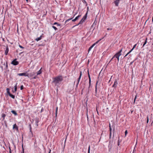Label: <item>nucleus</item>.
Segmentation results:
<instances>
[{
	"instance_id": "obj_15",
	"label": "nucleus",
	"mask_w": 153,
	"mask_h": 153,
	"mask_svg": "<svg viewBox=\"0 0 153 153\" xmlns=\"http://www.w3.org/2000/svg\"><path fill=\"white\" fill-rule=\"evenodd\" d=\"M11 112L15 116H17V114L16 111L14 110H12L11 111Z\"/></svg>"
},
{
	"instance_id": "obj_29",
	"label": "nucleus",
	"mask_w": 153,
	"mask_h": 153,
	"mask_svg": "<svg viewBox=\"0 0 153 153\" xmlns=\"http://www.w3.org/2000/svg\"><path fill=\"white\" fill-rule=\"evenodd\" d=\"M52 27L55 30H57V28L55 26L53 25L52 26Z\"/></svg>"
},
{
	"instance_id": "obj_27",
	"label": "nucleus",
	"mask_w": 153,
	"mask_h": 153,
	"mask_svg": "<svg viewBox=\"0 0 153 153\" xmlns=\"http://www.w3.org/2000/svg\"><path fill=\"white\" fill-rule=\"evenodd\" d=\"M81 16V15H79L77 16L76 17H75V19L77 20L79 18H80Z\"/></svg>"
},
{
	"instance_id": "obj_34",
	"label": "nucleus",
	"mask_w": 153,
	"mask_h": 153,
	"mask_svg": "<svg viewBox=\"0 0 153 153\" xmlns=\"http://www.w3.org/2000/svg\"><path fill=\"white\" fill-rule=\"evenodd\" d=\"M6 69L8 68L7 62H6Z\"/></svg>"
},
{
	"instance_id": "obj_36",
	"label": "nucleus",
	"mask_w": 153,
	"mask_h": 153,
	"mask_svg": "<svg viewBox=\"0 0 153 153\" xmlns=\"http://www.w3.org/2000/svg\"><path fill=\"white\" fill-rule=\"evenodd\" d=\"M90 146H89L88 149V153H90Z\"/></svg>"
},
{
	"instance_id": "obj_57",
	"label": "nucleus",
	"mask_w": 153,
	"mask_h": 153,
	"mask_svg": "<svg viewBox=\"0 0 153 153\" xmlns=\"http://www.w3.org/2000/svg\"><path fill=\"white\" fill-rule=\"evenodd\" d=\"M23 53V52H21V53H20V54H21V53Z\"/></svg>"
},
{
	"instance_id": "obj_23",
	"label": "nucleus",
	"mask_w": 153,
	"mask_h": 153,
	"mask_svg": "<svg viewBox=\"0 0 153 153\" xmlns=\"http://www.w3.org/2000/svg\"><path fill=\"white\" fill-rule=\"evenodd\" d=\"M53 25H56L57 26H60V25L57 22H55L53 24Z\"/></svg>"
},
{
	"instance_id": "obj_41",
	"label": "nucleus",
	"mask_w": 153,
	"mask_h": 153,
	"mask_svg": "<svg viewBox=\"0 0 153 153\" xmlns=\"http://www.w3.org/2000/svg\"><path fill=\"white\" fill-rule=\"evenodd\" d=\"M9 153H11V149L10 147H9Z\"/></svg>"
},
{
	"instance_id": "obj_61",
	"label": "nucleus",
	"mask_w": 153,
	"mask_h": 153,
	"mask_svg": "<svg viewBox=\"0 0 153 153\" xmlns=\"http://www.w3.org/2000/svg\"><path fill=\"white\" fill-rule=\"evenodd\" d=\"M4 65H5V63H4Z\"/></svg>"
},
{
	"instance_id": "obj_52",
	"label": "nucleus",
	"mask_w": 153,
	"mask_h": 153,
	"mask_svg": "<svg viewBox=\"0 0 153 153\" xmlns=\"http://www.w3.org/2000/svg\"><path fill=\"white\" fill-rule=\"evenodd\" d=\"M152 22H153V16L152 18Z\"/></svg>"
},
{
	"instance_id": "obj_24",
	"label": "nucleus",
	"mask_w": 153,
	"mask_h": 153,
	"mask_svg": "<svg viewBox=\"0 0 153 153\" xmlns=\"http://www.w3.org/2000/svg\"><path fill=\"white\" fill-rule=\"evenodd\" d=\"M9 96L10 97H11V98H12L14 99H15V96L11 94H10V95H9Z\"/></svg>"
},
{
	"instance_id": "obj_38",
	"label": "nucleus",
	"mask_w": 153,
	"mask_h": 153,
	"mask_svg": "<svg viewBox=\"0 0 153 153\" xmlns=\"http://www.w3.org/2000/svg\"><path fill=\"white\" fill-rule=\"evenodd\" d=\"M137 45V44H135V45H134L133 47V48H132V49H133L135 48L136 46Z\"/></svg>"
},
{
	"instance_id": "obj_37",
	"label": "nucleus",
	"mask_w": 153,
	"mask_h": 153,
	"mask_svg": "<svg viewBox=\"0 0 153 153\" xmlns=\"http://www.w3.org/2000/svg\"><path fill=\"white\" fill-rule=\"evenodd\" d=\"M127 133H128V132H127V130H126L125 132V135L126 136L127 134Z\"/></svg>"
},
{
	"instance_id": "obj_39",
	"label": "nucleus",
	"mask_w": 153,
	"mask_h": 153,
	"mask_svg": "<svg viewBox=\"0 0 153 153\" xmlns=\"http://www.w3.org/2000/svg\"><path fill=\"white\" fill-rule=\"evenodd\" d=\"M19 46L21 48H22V49H24V47H23L21 45H19Z\"/></svg>"
},
{
	"instance_id": "obj_31",
	"label": "nucleus",
	"mask_w": 153,
	"mask_h": 153,
	"mask_svg": "<svg viewBox=\"0 0 153 153\" xmlns=\"http://www.w3.org/2000/svg\"><path fill=\"white\" fill-rule=\"evenodd\" d=\"M91 86V81H89V88Z\"/></svg>"
},
{
	"instance_id": "obj_35",
	"label": "nucleus",
	"mask_w": 153,
	"mask_h": 153,
	"mask_svg": "<svg viewBox=\"0 0 153 153\" xmlns=\"http://www.w3.org/2000/svg\"><path fill=\"white\" fill-rule=\"evenodd\" d=\"M109 129H110V132L111 131H111L112 129H111V126L110 124H109Z\"/></svg>"
},
{
	"instance_id": "obj_25",
	"label": "nucleus",
	"mask_w": 153,
	"mask_h": 153,
	"mask_svg": "<svg viewBox=\"0 0 153 153\" xmlns=\"http://www.w3.org/2000/svg\"><path fill=\"white\" fill-rule=\"evenodd\" d=\"M17 83H16L15 85L14 86V90H15V91H17Z\"/></svg>"
},
{
	"instance_id": "obj_62",
	"label": "nucleus",
	"mask_w": 153,
	"mask_h": 153,
	"mask_svg": "<svg viewBox=\"0 0 153 153\" xmlns=\"http://www.w3.org/2000/svg\"><path fill=\"white\" fill-rule=\"evenodd\" d=\"M6 126H7V125L6 124Z\"/></svg>"
},
{
	"instance_id": "obj_1",
	"label": "nucleus",
	"mask_w": 153,
	"mask_h": 153,
	"mask_svg": "<svg viewBox=\"0 0 153 153\" xmlns=\"http://www.w3.org/2000/svg\"><path fill=\"white\" fill-rule=\"evenodd\" d=\"M62 80L63 77L62 76H58L54 78L52 82L54 83L55 86L59 87V85L61 84Z\"/></svg>"
},
{
	"instance_id": "obj_49",
	"label": "nucleus",
	"mask_w": 153,
	"mask_h": 153,
	"mask_svg": "<svg viewBox=\"0 0 153 153\" xmlns=\"http://www.w3.org/2000/svg\"><path fill=\"white\" fill-rule=\"evenodd\" d=\"M79 83H77L76 85V88H77V87L78 86V84H79Z\"/></svg>"
},
{
	"instance_id": "obj_55",
	"label": "nucleus",
	"mask_w": 153,
	"mask_h": 153,
	"mask_svg": "<svg viewBox=\"0 0 153 153\" xmlns=\"http://www.w3.org/2000/svg\"><path fill=\"white\" fill-rule=\"evenodd\" d=\"M42 111H43V109H42V110H41V112H42Z\"/></svg>"
},
{
	"instance_id": "obj_12",
	"label": "nucleus",
	"mask_w": 153,
	"mask_h": 153,
	"mask_svg": "<svg viewBox=\"0 0 153 153\" xmlns=\"http://www.w3.org/2000/svg\"><path fill=\"white\" fill-rule=\"evenodd\" d=\"M35 74V73L34 72H32L30 74H28L29 77H32Z\"/></svg>"
},
{
	"instance_id": "obj_6",
	"label": "nucleus",
	"mask_w": 153,
	"mask_h": 153,
	"mask_svg": "<svg viewBox=\"0 0 153 153\" xmlns=\"http://www.w3.org/2000/svg\"><path fill=\"white\" fill-rule=\"evenodd\" d=\"M118 84L117 80V79H115L114 84L112 85V87L116 88Z\"/></svg>"
},
{
	"instance_id": "obj_7",
	"label": "nucleus",
	"mask_w": 153,
	"mask_h": 153,
	"mask_svg": "<svg viewBox=\"0 0 153 153\" xmlns=\"http://www.w3.org/2000/svg\"><path fill=\"white\" fill-rule=\"evenodd\" d=\"M120 0H115L114 3L116 6H118L119 4Z\"/></svg>"
},
{
	"instance_id": "obj_18",
	"label": "nucleus",
	"mask_w": 153,
	"mask_h": 153,
	"mask_svg": "<svg viewBox=\"0 0 153 153\" xmlns=\"http://www.w3.org/2000/svg\"><path fill=\"white\" fill-rule=\"evenodd\" d=\"M147 38H146L143 45L142 47H144L147 42Z\"/></svg>"
},
{
	"instance_id": "obj_30",
	"label": "nucleus",
	"mask_w": 153,
	"mask_h": 153,
	"mask_svg": "<svg viewBox=\"0 0 153 153\" xmlns=\"http://www.w3.org/2000/svg\"><path fill=\"white\" fill-rule=\"evenodd\" d=\"M58 107H57L56 109V117L57 114Z\"/></svg>"
},
{
	"instance_id": "obj_21",
	"label": "nucleus",
	"mask_w": 153,
	"mask_h": 153,
	"mask_svg": "<svg viewBox=\"0 0 153 153\" xmlns=\"http://www.w3.org/2000/svg\"><path fill=\"white\" fill-rule=\"evenodd\" d=\"M7 92V94L9 95H10V94H11L10 92V89L9 88H7L6 89Z\"/></svg>"
},
{
	"instance_id": "obj_56",
	"label": "nucleus",
	"mask_w": 153,
	"mask_h": 153,
	"mask_svg": "<svg viewBox=\"0 0 153 153\" xmlns=\"http://www.w3.org/2000/svg\"><path fill=\"white\" fill-rule=\"evenodd\" d=\"M97 113L98 114V111H97Z\"/></svg>"
},
{
	"instance_id": "obj_59",
	"label": "nucleus",
	"mask_w": 153,
	"mask_h": 153,
	"mask_svg": "<svg viewBox=\"0 0 153 153\" xmlns=\"http://www.w3.org/2000/svg\"><path fill=\"white\" fill-rule=\"evenodd\" d=\"M153 123V121H152V124Z\"/></svg>"
},
{
	"instance_id": "obj_14",
	"label": "nucleus",
	"mask_w": 153,
	"mask_h": 153,
	"mask_svg": "<svg viewBox=\"0 0 153 153\" xmlns=\"http://www.w3.org/2000/svg\"><path fill=\"white\" fill-rule=\"evenodd\" d=\"M82 71H80V74L79 76V78L78 79L77 83H79V82L80 80V79H81V76H82Z\"/></svg>"
},
{
	"instance_id": "obj_4",
	"label": "nucleus",
	"mask_w": 153,
	"mask_h": 153,
	"mask_svg": "<svg viewBox=\"0 0 153 153\" xmlns=\"http://www.w3.org/2000/svg\"><path fill=\"white\" fill-rule=\"evenodd\" d=\"M18 75L19 76H28L29 77L28 74L27 73V72L25 73L18 74Z\"/></svg>"
},
{
	"instance_id": "obj_13",
	"label": "nucleus",
	"mask_w": 153,
	"mask_h": 153,
	"mask_svg": "<svg viewBox=\"0 0 153 153\" xmlns=\"http://www.w3.org/2000/svg\"><path fill=\"white\" fill-rule=\"evenodd\" d=\"M99 82V80H97L96 82V85H95V93L96 94L97 92V85L98 84Z\"/></svg>"
},
{
	"instance_id": "obj_43",
	"label": "nucleus",
	"mask_w": 153,
	"mask_h": 153,
	"mask_svg": "<svg viewBox=\"0 0 153 153\" xmlns=\"http://www.w3.org/2000/svg\"><path fill=\"white\" fill-rule=\"evenodd\" d=\"M133 50V49H132L129 52V53Z\"/></svg>"
},
{
	"instance_id": "obj_45",
	"label": "nucleus",
	"mask_w": 153,
	"mask_h": 153,
	"mask_svg": "<svg viewBox=\"0 0 153 153\" xmlns=\"http://www.w3.org/2000/svg\"><path fill=\"white\" fill-rule=\"evenodd\" d=\"M129 54V53L128 52L127 54H126L125 56L124 57H125L128 54Z\"/></svg>"
},
{
	"instance_id": "obj_33",
	"label": "nucleus",
	"mask_w": 153,
	"mask_h": 153,
	"mask_svg": "<svg viewBox=\"0 0 153 153\" xmlns=\"http://www.w3.org/2000/svg\"><path fill=\"white\" fill-rule=\"evenodd\" d=\"M23 88H24V87H23V85H22L21 86H20V89L21 90H22L23 89Z\"/></svg>"
},
{
	"instance_id": "obj_8",
	"label": "nucleus",
	"mask_w": 153,
	"mask_h": 153,
	"mask_svg": "<svg viewBox=\"0 0 153 153\" xmlns=\"http://www.w3.org/2000/svg\"><path fill=\"white\" fill-rule=\"evenodd\" d=\"M35 121H36V124L37 126H38V123L39 122V119L38 117H36L35 118Z\"/></svg>"
},
{
	"instance_id": "obj_16",
	"label": "nucleus",
	"mask_w": 153,
	"mask_h": 153,
	"mask_svg": "<svg viewBox=\"0 0 153 153\" xmlns=\"http://www.w3.org/2000/svg\"><path fill=\"white\" fill-rule=\"evenodd\" d=\"M41 69L42 68H41L40 70L37 72V75H39L42 73V71L41 70Z\"/></svg>"
},
{
	"instance_id": "obj_46",
	"label": "nucleus",
	"mask_w": 153,
	"mask_h": 153,
	"mask_svg": "<svg viewBox=\"0 0 153 153\" xmlns=\"http://www.w3.org/2000/svg\"><path fill=\"white\" fill-rule=\"evenodd\" d=\"M37 75H36V76H35L33 78V79H36V77H37Z\"/></svg>"
},
{
	"instance_id": "obj_28",
	"label": "nucleus",
	"mask_w": 153,
	"mask_h": 153,
	"mask_svg": "<svg viewBox=\"0 0 153 153\" xmlns=\"http://www.w3.org/2000/svg\"><path fill=\"white\" fill-rule=\"evenodd\" d=\"M82 1L84 3H85L86 4V5H87V3L85 0H82Z\"/></svg>"
},
{
	"instance_id": "obj_5",
	"label": "nucleus",
	"mask_w": 153,
	"mask_h": 153,
	"mask_svg": "<svg viewBox=\"0 0 153 153\" xmlns=\"http://www.w3.org/2000/svg\"><path fill=\"white\" fill-rule=\"evenodd\" d=\"M11 63L14 65H16L19 64V62H18L16 61V59L12 62Z\"/></svg>"
},
{
	"instance_id": "obj_44",
	"label": "nucleus",
	"mask_w": 153,
	"mask_h": 153,
	"mask_svg": "<svg viewBox=\"0 0 153 153\" xmlns=\"http://www.w3.org/2000/svg\"><path fill=\"white\" fill-rule=\"evenodd\" d=\"M112 29V28H107V30H111Z\"/></svg>"
},
{
	"instance_id": "obj_50",
	"label": "nucleus",
	"mask_w": 153,
	"mask_h": 153,
	"mask_svg": "<svg viewBox=\"0 0 153 153\" xmlns=\"http://www.w3.org/2000/svg\"><path fill=\"white\" fill-rule=\"evenodd\" d=\"M49 153H51V149H49Z\"/></svg>"
},
{
	"instance_id": "obj_60",
	"label": "nucleus",
	"mask_w": 153,
	"mask_h": 153,
	"mask_svg": "<svg viewBox=\"0 0 153 153\" xmlns=\"http://www.w3.org/2000/svg\"><path fill=\"white\" fill-rule=\"evenodd\" d=\"M26 0V1H27H27H28V0Z\"/></svg>"
},
{
	"instance_id": "obj_58",
	"label": "nucleus",
	"mask_w": 153,
	"mask_h": 153,
	"mask_svg": "<svg viewBox=\"0 0 153 153\" xmlns=\"http://www.w3.org/2000/svg\"><path fill=\"white\" fill-rule=\"evenodd\" d=\"M112 76H111V79H111V78H112Z\"/></svg>"
},
{
	"instance_id": "obj_53",
	"label": "nucleus",
	"mask_w": 153,
	"mask_h": 153,
	"mask_svg": "<svg viewBox=\"0 0 153 153\" xmlns=\"http://www.w3.org/2000/svg\"><path fill=\"white\" fill-rule=\"evenodd\" d=\"M67 22H68V21H67V20H66V21H65V24H66V23Z\"/></svg>"
},
{
	"instance_id": "obj_9",
	"label": "nucleus",
	"mask_w": 153,
	"mask_h": 153,
	"mask_svg": "<svg viewBox=\"0 0 153 153\" xmlns=\"http://www.w3.org/2000/svg\"><path fill=\"white\" fill-rule=\"evenodd\" d=\"M16 129L17 131H18V127L16 125V124L13 125V129Z\"/></svg>"
},
{
	"instance_id": "obj_51",
	"label": "nucleus",
	"mask_w": 153,
	"mask_h": 153,
	"mask_svg": "<svg viewBox=\"0 0 153 153\" xmlns=\"http://www.w3.org/2000/svg\"><path fill=\"white\" fill-rule=\"evenodd\" d=\"M86 116L87 117V120H88V115L87 114H86Z\"/></svg>"
},
{
	"instance_id": "obj_11",
	"label": "nucleus",
	"mask_w": 153,
	"mask_h": 153,
	"mask_svg": "<svg viewBox=\"0 0 153 153\" xmlns=\"http://www.w3.org/2000/svg\"><path fill=\"white\" fill-rule=\"evenodd\" d=\"M8 51H9V48H8V46H7L6 47V50H5V54L6 55H7L8 53Z\"/></svg>"
},
{
	"instance_id": "obj_22",
	"label": "nucleus",
	"mask_w": 153,
	"mask_h": 153,
	"mask_svg": "<svg viewBox=\"0 0 153 153\" xmlns=\"http://www.w3.org/2000/svg\"><path fill=\"white\" fill-rule=\"evenodd\" d=\"M120 142H121V141H120V139H119V138H118V141H117V145L118 146L120 145Z\"/></svg>"
},
{
	"instance_id": "obj_26",
	"label": "nucleus",
	"mask_w": 153,
	"mask_h": 153,
	"mask_svg": "<svg viewBox=\"0 0 153 153\" xmlns=\"http://www.w3.org/2000/svg\"><path fill=\"white\" fill-rule=\"evenodd\" d=\"M88 78H89V81H91V77H90L88 71Z\"/></svg>"
},
{
	"instance_id": "obj_42",
	"label": "nucleus",
	"mask_w": 153,
	"mask_h": 153,
	"mask_svg": "<svg viewBox=\"0 0 153 153\" xmlns=\"http://www.w3.org/2000/svg\"><path fill=\"white\" fill-rule=\"evenodd\" d=\"M76 19L75 18L74 19H73V20H72V22H75V21H76Z\"/></svg>"
},
{
	"instance_id": "obj_2",
	"label": "nucleus",
	"mask_w": 153,
	"mask_h": 153,
	"mask_svg": "<svg viewBox=\"0 0 153 153\" xmlns=\"http://www.w3.org/2000/svg\"><path fill=\"white\" fill-rule=\"evenodd\" d=\"M122 48H121L120 50L112 57L111 59L109 61V62H110L114 58H116L117 59L118 62L119 60V57L121 55V52L122 51Z\"/></svg>"
},
{
	"instance_id": "obj_10",
	"label": "nucleus",
	"mask_w": 153,
	"mask_h": 153,
	"mask_svg": "<svg viewBox=\"0 0 153 153\" xmlns=\"http://www.w3.org/2000/svg\"><path fill=\"white\" fill-rule=\"evenodd\" d=\"M98 42H96V43H94L93 44L91 47H90V48H89L88 49V51H91V49L94 47V46Z\"/></svg>"
},
{
	"instance_id": "obj_19",
	"label": "nucleus",
	"mask_w": 153,
	"mask_h": 153,
	"mask_svg": "<svg viewBox=\"0 0 153 153\" xmlns=\"http://www.w3.org/2000/svg\"><path fill=\"white\" fill-rule=\"evenodd\" d=\"M6 116V115L4 114H2L1 115V117L3 118V120H4V119L5 117Z\"/></svg>"
},
{
	"instance_id": "obj_40",
	"label": "nucleus",
	"mask_w": 153,
	"mask_h": 153,
	"mask_svg": "<svg viewBox=\"0 0 153 153\" xmlns=\"http://www.w3.org/2000/svg\"><path fill=\"white\" fill-rule=\"evenodd\" d=\"M73 19V18H70V19H68L67 20V21L68 22L69 21L71 20L72 19Z\"/></svg>"
},
{
	"instance_id": "obj_47",
	"label": "nucleus",
	"mask_w": 153,
	"mask_h": 153,
	"mask_svg": "<svg viewBox=\"0 0 153 153\" xmlns=\"http://www.w3.org/2000/svg\"><path fill=\"white\" fill-rule=\"evenodd\" d=\"M136 96L135 97V98H134V103L135 102V100H136Z\"/></svg>"
},
{
	"instance_id": "obj_3",
	"label": "nucleus",
	"mask_w": 153,
	"mask_h": 153,
	"mask_svg": "<svg viewBox=\"0 0 153 153\" xmlns=\"http://www.w3.org/2000/svg\"><path fill=\"white\" fill-rule=\"evenodd\" d=\"M88 11H87L85 15L84 16L83 18L82 19L80 20L79 23L77 25L74 26L73 27H75L76 26L78 25L79 24H82L84 22H85V20L86 19L87 17V15L88 14Z\"/></svg>"
},
{
	"instance_id": "obj_20",
	"label": "nucleus",
	"mask_w": 153,
	"mask_h": 153,
	"mask_svg": "<svg viewBox=\"0 0 153 153\" xmlns=\"http://www.w3.org/2000/svg\"><path fill=\"white\" fill-rule=\"evenodd\" d=\"M42 36H41L39 37H38V38L36 39V41H38L40 40H41L42 39Z\"/></svg>"
},
{
	"instance_id": "obj_32",
	"label": "nucleus",
	"mask_w": 153,
	"mask_h": 153,
	"mask_svg": "<svg viewBox=\"0 0 153 153\" xmlns=\"http://www.w3.org/2000/svg\"><path fill=\"white\" fill-rule=\"evenodd\" d=\"M22 152H21V153H24L23 145H22Z\"/></svg>"
},
{
	"instance_id": "obj_48",
	"label": "nucleus",
	"mask_w": 153,
	"mask_h": 153,
	"mask_svg": "<svg viewBox=\"0 0 153 153\" xmlns=\"http://www.w3.org/2000/svg\"><path fill=\"white\" fill-rule=\"evenodd\" d=\"M111 131H110V138H111Z\"/></svg>"
},
{
	"instance_id": "obj_17",
	"label": "nucleus",
	"mask_w": 153,
	"mask_h": 153,
	"mask_svg": "<svg viewBox=\"0 0 153 153\" xmlns=\"http://www.w3.org/2000/svg\"><path fill=\"white\" fill-rule=\"evenodd\" d=\"M29 128H30V132L31 133L32 135H33V133L32 131V127L31 126V124H29Z\"/></svg>"
},
{
	"instance_id": "obj_54",
	"label": "nucleus",
	"mask_w": 153,
	"mask_h": 153,
	"mask_svg": "<svg viewBox=\"0 0 153 153\" xmlns=\"http://www.w3.org/2000/svg\"><path fill=\"white\" fill-rule=\"evenodd\" d=\"M147 118H148V119H147V123H148V121H149V120H148V117H147Z\"/></svg>"
}]
</instances>
